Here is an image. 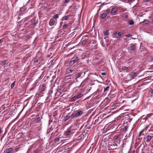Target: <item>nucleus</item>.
<instances>
[{
  "label": "nucleus",
  "instance_id": "f257e3e1",
  "mask_svg": "<svg viewBox=\"0 0 153 153\" xmlns=\"http://www.w3.org/2000/svg\"><path fill=\"white\" fill-rule=\"evenodd\" d=\"M80 59L79 57H73L71 59V60L70 61L69 64L71 65H72L74 64L75 62L78 61Z\"/></svg>",
  "mask_w": 153,
  "mask_h": 153
},
{
  "label": "nucleus",
  "instance_id": "f03ea898",
  "mask_svg": "<svg viewBox=\"0 0 153 153\" xmlns=\"http://www.w3.org/2000/svg\"><path fill=\"white\" fill-rule=\"evenodd\" d=\"M138 74L137 72H131L128 75V76L130 77V79H132L135 78V77L137 76Z\"/></svg>",
  "mask_w": 153,
  "mask_h": 153
},
{
  "label": "nucleus",
  "instance_id": "7ed1b4c3",
  "mask_svg": "<svg viewBox=\"0 0 153 153\" xmlns=\"http://www.w3.org/2000/svg\"><path fill=\"white\" fill-rule=\"evenodd\" d=\"M152 137V136H150L149 135H148L146 137H144L143 138L146 144L147 145L146 143H149Z\"/></svg>",
  "mask_w": 153,
  "mask_h": 153
},
{
  "label": "nucleus",
  "instance_id": "20e7f679",
  "mask_svg": "<svg viewBox=\"0 0 153 153\" xmlns=\"http://www.w3.org/2000/svg\"><path fill=\"white\" fill-rule=\"evenodd\" d=\"M74 133L73 130H71L70 129H68L64 133L65 136H68Z\"/></svg>",
  "mask_w": 153,
  "mask_h": 153
},
{
  "label": "nucleus",
  "instance_id": "39448f33",
  "mask_svg": "<svg viewBox=\"0 0 153 153\" xmlns=\"http://www.w3.org/2000/svg\"><path fill=\"white\" fill-rule=\"evenodd\" d=\"M135 49V45L134 44H131V46L128 48V51H133Z\"/></svg>",
  "mask_w": 153,
  "mask_h": 153
},
{
  "label": "nucleus",
  "instance_id": "423d86ee",
  "mask_svg": "<svg viewBox=\"0 0 153 153\" xmlns=\"http://www.w3.org/2000/svg\"><path fill=\"white\" fill-rule=\"evenodd\" d=\"M56 21L54 20V19L53 18H51L49 22V25L50 26H52L54 25Z\"/></svg>",
  "mask_w": 153,
  "mask_h": 153
},
{
  "label": "nucleus",
  "instance_id": "0eeeda50",
  "mask_svg": "<svg viewBox=\"0 0 153 153\" xmlns=\"http://www.w3.org/2000/svg\"><path fill=\"white\" fill-rule=\"evenodd\" d=\"M76 117H78L83 113V111L82 110H79L76 111H75Z\"/></svg>",
  "mask_w": 153,
  "mask_h": 153
},
{
  "label": "nucleus",
  "instance_id": "6e6552de",
  "mask_svg": "<svg viewBox=\"0 0 153 153\" xmlns=\"http://www.w3.org/2000/svg\"><path fill=\"white\" fill-rule=\"evenodd\" d=\"M75 70L72 68H67L66 70V72L67 74H69L73 72Z\"/></svg>",
  "mask_w": 153,
  "mask_h": 153
},
{
  "label": "nucleus",
  "instance_id": "1a4fd4ad",
  "mask_svg": "<svg viewBox=\"0 0 153 153\" xmlns=\"http://www.w3.org/2000/svg\"><path fill=\"white\" fill-rule=\"evenodd\" d=\"M62 140L61 137H56L54 138V142L56 143H58L59 141H62Z\"/></svg>",
  "mask_w": 153,
  "mask_h": 153
},
{
  "label": "nucleus",
  "instance_id": "9d476101",
  "mask_svg": "<svg viewBox=\"0 0 153 153\" xmlns=\"http://www.w3.org/2000/svg\"><path fill=\"white\" fill-rule=\"evenodd\" d=\"M84 138V135L83 134H80L79 136L76 138V139L77 140H82Z\"/></svg>",
  "mask_w": 153,
  "mask_h": 153
},
{
  "label": "nucleus",
  "instance_id": "9b49d317",
  "mask_svg": "<svg viewBox=\"0 0 153 153\" xmlns=\"http://www.w3.org/2000/svg\"><path fill=\"white\" fill-rule=\"evenodd\" d=\"M128 67H126V66H123L121 68V70L122 71H126V72H128Z\"/></svg>",
  "mask_w": 153,
  "mask_h": 153
},
{
  "label": "nucleus",
  "instance_id": "f8f14e48",
  "mask_svg": "<svg viewBox=\"0 0 153 153\" xmlns=\"http://www.w3.org/2000/svg\"><path fill=\"white\" fill-rule=\"evenodd\" d=\"M148 94L149 96L152 97L153 96V89L152 88L150 89Z\"/></svg>",
  "mask_w": 153,
  "mask_h": 153
},
{
  "label": "nucleus",
  "instance_id": "ddd939ff",
  "mask_svg": "<svg viewBox=\"0 0 153 153\" xmlns=\"http://www.w3.org/2000/svg\"><path fill=\"white\" fill-rule=\"evenodd\" d=\"M13 150V148H10L9 149H7L5 152V153H10Z\"/></svg>",
  "mask_w": 153,
  "mask_h": 153
},
{
  "label": "nucleus",
  "instance_id": "4468645a",
  "mask_svg": "<svg viewBox=\"0 0 153 153\" xmlns=\"http://www.w3.org/2000/svg\"><path fill=\"white\" fill-rule=\"evenodd\" d=\"M117 32V39H119L121 37L122 35L123 34V33L121 32Z\"/></svg>",
  "mask_w": 153,
  "mask_h": 153
},
{
  "label": "nucleus",
  "instance_id": "2eb2a0df",
  "mask_svg": "<svg viewBox=\"0 0 153 153\" xmlns=\"http://www.w3.org/2000/svg\"><path fill=\"white\" fill-rule=\"evenodd\" d=\"M109 88L110 87L109 86H108L107 87L104 88V93L105 94H106L107 93V92L109 91Z\"/></svg>",
  "mask_w": 153,
  "mask_h": 153
},
{
  "label": "nucleus",
  "instance_id": "dca6fc26",
  "mask_svg": "<svg viewBox=\"0 0 153 153\" xmlns=\"http://www.w3.org/2000/svg\"><path fill=\"white\" fill-rule=\"evenodd\" d=\"M91 42L93 45H95L94 46V48H95V49L97 47V44H96L97 42V41L96 40H92L91 41Z\"/></svg>",
  "mask_w": 153,
  "mask_h": 153
},
{
  "label": "nucleus",
  "instance_id": "f3484780",
  "mask_svg": "<svg viewBox=\"0 0 153 153\" xmlns=\"http://www.w3.org/2000/svg\"><path fill=\"white\" fill-rule=\"evenodd\" d=\"M117 11V9L115 8H112L111 11L110 13L111 14H113L115 13Z\"/></svg>",
  "mask_w": 153,
  "mask_h": 153
},
{
  "label": "nucleus",
  "instance_id": "a211bd4d",
  "mask_svg": "<svg viewBox=\"0 0 153 153\" xmlns=\"http://www.w3.org/2000/svg\"><path fill=\"white\" fill-rule=\"evenodd\" d=\"M107 14L105 13H103L100 14V17L101 19H104L106 17Z\"/></svg>",
  "mask_w": 153,
  "mask_h": 153
},
{
  "label": "nucleus",
  "instance_id": "6ab92c4d",
  "mask_svg": "<svg viewBox=\"0 0 153 153\" xmlns=\"http://www.w3.org/2000/svg\"><path fill=\"white\" fill-rule=\"evenodd\" d=\"M76 99H78L76 95L71 98L70 99L71 101H74Z\"/></svg>",
  "mask_w": 153,
  "mask_h": 153
},
{
  "label": "nucleus",
  "instance_id": "aec40b11",
  "mask_svg": "<svg viewBox=\"0 0 153 153\" xmlns=\"http://www.w3.org/2000/svg\"><path fill=\"white\" fill-rule=\"evenodd\" d=\"M70 16H69L68 15H67L65 16H64L62 18V20H67L69 19V17Z\"/></svg>",
  "mask_w": 153,
  "mask_h": 153
},
{
  "label": "nucleus",
  "instance_id": "412c9836",
  "mask_svg": "<svg viewBox=\"0 0 153 153\" xmlns=\"http://www.w3.org/2000/svg\"><path fill=\"white\" fill-rule=\"evenodd\" d=\"M128 24L132 25L134 24V22L133 20H130L128 21Z\"/></svg>",
  "mask_w": 153,
  "mask_h": 153
},
{
  "label": "nucleus",
  "instance_id": "4be33fe9",
  "mask_svg": "<svg viewBox=\"0 0 153 153\" xmlns=\"http://www.w3.org/2000/svg\"><path fill=\"white\" fill-rule=\"evenodd\" d=\"M83 74V72H81L80 73H78L76 75V78H77L79 77H80L82 75V74Z\"/></svg>",
  "mask_w": 153,
  "mask_h": 153
},
{
  "label": "nucleus",
  "instance_id": "5701e85b",
  "mask_svg": "<svg viewBox=\"0 0 153 153\" xmlns=\"http://www.w3.org/2000/svg\"><path fill=\"white\" fill-rule=\"evenodd\" d=\"M46 85L45 84H43L42 86V88H41V90L42 91H44L46 89Z\"/></svg>",
  "mask_w": 153,
  "mask_h": 153
},
{
  "label": "nucleus",
  "instance_id": "b1692460",
  "mask_svg": "<svg viewBox=\"0 0 153 153\" xmlns=\"http://www.w3.org/2000/svg\"><path fill=\"white\" fill-rule=\"evenodd\" d=\"M75 117H76L75 112L74 114H72L70 116V117L71 118H72Z\"/></svg>",
  "mask_w": 153,
  "mask_h": 153
},
{
  "label": "nucleus",
  "instance_id": "393cba45",
  "mask_svg": "<svg viewBox=\"0 0 153 153\" xmlns=\"http://www.w3.org/2000/svg\"><path fill=\"white\" fill-rule=\"evenodd\" d=\"M35 120L36 123H37L41 120V118L40 117H38L35 118Z\"/></svg>",
  "mask_w": 153,
  "mask_h": 153
},
{
  "label": "nucleus",
  "instance_id": "a878e982",
  "mask_svg": "<svg viewBox=\"0 0 153 153\" xmlns=\"http://www.w3.org/2000/svg\"><path fill=\"white\" fill-rule=\"evenodd\" d=\"M15 83H16V81H14L13 82V83H12L11 84V86H10L11 89H12L13 88L14 86Z\"/></svg>",
  "mask_w": 153,
  "mask_h": 153
},
{
  "label": "nucleus",
  "instance_id": "bb28decb",
  "mask_svg": "<svg viewBox=\"0 0 153 153\" xmlns=\"http://www.w3.org/2000/svg\"><path fill=\"white\" fill-rule=\"evenodd\" d=\"M76 95L77 96L78 99L81 98L83 96V95L81 94H80L78 95Z\"/></svg>",
  "mask_w": 153,
  "mask_h": 153
},
{
  "label": "nucleus",
  "instance_id": "cd10ccee",
  "mask_svg": "<svg viewBox=\"0 0 153 153\" xmlns=\"http://www.w3.org/2000/svg\"><path fill=\"white\" fill-rule=\"evenodd\" d=\"M38 22L37 20H36V18H35L34 19V22L33 23V25H36L38 23Z\"/></svg>",
  "mask_w": 153,
  "mask_h": 153
},
{
  "label": "nucleus",
  "instance_id": "c85d7f7f",
  "mask_svg": "<svg viewBox=\"0 0 153 153\" xmlns=\"http://www.w3.org/2000/svg\"><path fill=\"white\" fill-rule=\"evenodd\" d=\"M149 22V21L148 20H145L143 22V23L145 25L148 24Z\"/></svg>",
  "mask_w": 153,
  "mask_h": 153
},
{
  "label": "nucleus",
  "instance_id": "c756f323",
  "mask_svg": "<svg viewBox=\"0 0 153 153\" xmlns=\"http://www.w3.org/2000/svg\"><path fill=\"white\" fill-rule=\"evenodd\" d=\"M58 17H59L58 14H56L54 15L53 16V18L54 19H56V20L57 18H58Z\"/></svg>",
  "mask_w": 153,
  "mask_h": 153
},
{
  "label": "nucleus",
  "instance_id": "7c9ffc66",
  "mask_svg": "<svg viewBox=\"0 0 153 153\" xmlns=\"http://www.w3.org/2000/svg\"><path fill=\"white\" fill-rule=\"evenodd\" d=\"M68 27V25L67 24H64L62 26V28L63 30L66 29Z\"/></svg>",
  "mask_w": 153,
  "mask_h": 153
},
{
  "label": "nucleus",
  "instance_id": "2f4dec72",
  "mask_svg": "<svg viewBox=\"0 0 153 153\" xmlns=\"http://www.w3.org/2000/svg\"><path fill=\"white\" fill-rule=\"evenodd\" d=\"M111 146H114L115 147H117L118 146L117 144L116 143H112L111 144H110Z\"/></svg>",
  "mask_w": 153,
  "mask_h": 153
},
{
  "label": "nucleus",
  "instance_id": "473e14b6",
  "mask_svg": "<svg viewBox=\"0 0 153 153\" xmlns=\"http://www.w3.org/2000/svg\"><path fill=\"white\" fill-rule=\"evenodd\" d=\"M143 131H144V130L143 129V130H142V131H141L139 133L137 136V137H140L141 136V134H142V133H143Z\"/></svg>",
  "mask_w": 153,
  "mask_h": 153
},
{
  "label": "nucleus",
  "instance_id": "72a5a7b5",
  "mask_svg": "<svg viewBox=\"0 0 153 153\" xmlns=\"http://www.w3.org/2000/svg\"><path fill=\"white\" fill-rule=\"evenodd\" d=\"M128 128V126H126L124 127V128L123 129V130L124 131H126L127 130Z\"/></svg>",
  "mask_w": 153,
  "mask_h": 153
},
{
  "label": "nucleus",
  "instance_id": "f704fd0d",
  "mask_svg": "<svg viewBox=\"0 0 153 153\" xmlns=\"http://www.w3.org/2000/svg\"><path fill=\"white\" fill-rule=\"evenodd\" d=\"M70 118V116H67L65 117L64 119L65 121H66L68 120Z\"/></svg>",
  "mask_w": 153,
  "mask_h": 153
},
{
  "label": "nucleus",
  "instance_id": "c9c22d12",
  "mask_svg": "<svg viewBox=\"0 0 153 153\" xmlns=\"http://www.w3.org/2000/svg\"><path fill=\"white\" fill-rule=\"evenodd\" d=\"M113 36V37H115V38H117V32H115L114 33Z\"/></svg>",
  "mask_w": 153,
  "mask_h": 153
},
{
  "label": "nucleus",
  "instance_id": "e433bc0d",
  "mask_svg": "<svg viewBox=\"0 0 153 153\" xmlns=\"http://www.w3.org/2000/svg\"><path fill=\"white\" fill-rule=\"evenodd\" d=\"M110 9H107L106 10H105V11L104 12H105L106 13H106V14L107 13H109L110 12Z\"/></svg>",
  "mask_w": 153,
  "mask_h": 153
},
{
  "label": "nucleus",
  "instance_id": "4c0bfd02",
  "mask_svg": "<svg viewBox=\"0 0 153 153\" xmlns=\"http://www.w3.org/2000/svg\"><path fill=\"white\" fill-rule=\"evenodd\" d=\"M108 30H106V31L104 32V35H107L108 34Z\"/></svg>",
  "mask_w": 153,
  "mask_h": 153
},
{
  "label": "nucleus",
  "instance_id": "58836bf2",
  "mask_svg": "<svg viewBox=\"0 0 153 153\" xmlns=\"http://www.w3.org/2000/svg\"><path fill=\"white\" fill-rule=\"evenodd\" d=\"M33 62L35 63L36 62H38V60L37 59L35 58V59H33Z\"/></svg>",
  "mask_w": 153,
  "mask_h": 153
},
{
  "label": "nucleus",
  "instance_id": "ea45409f",
  "mask_svg": "<svg viewBox=\"0 0 153 153\" xmlns=\"http://www.w3.org/2000/svg\"><path fill=\"white\" fill-rule=\"evenodd\" d=\"M2 63L4 65H6L7 64V60L3 61L2 62Z\"/></svg>",
  "mask_w": 153,
  "mask_h": 153
},
{
  "label": "nucleus",
  "instance_id": "a19ab883",
  "mask_svg": "<svg viewBox=\"0 0 153 153\" xmlns=\"http://www.w3.org/2000/svg\"><path fill=\"white\" fill-rule=\"evenodd\" d=\"M70 1V0H63V2L64 3H67Z\"/></svg>",
  "mask_w": 153,
  "mask_h": 153
},
{
  "label": "nucleus",
  "instance_id": "79ce46f5",
  "mask_svg": "<svg viewBox=\"0 0 153 153\" xmlns=\"http://www.w3.org/2000/svg\"><path fill=\"white\" fill-rule=\"evenodd\" d=\"M118 137L119 136L118 135H115L114 137V139L115 140L117 139L118 138Z\"/></svg>",
  "mask_w": 153,
  "mask_h": 153
},
{
  "label": "nucleus",
  "instance_id": "37998d69",
  "mask_svg": "<svg viewBox=\"0 0 153 153\" xmlns=\"http://www.w3.org/2000/svg\"><path fill=\"white\" fill-rule=\"evenodd\" d=\"M101 74L103 76H105L106 75V73H105V72H102L101 73Z\"/></svg>",
  "mask_w": 153,
  "mask_h": 153
},
{
  "label": "nucleus",
  "instance_id": "c03bdc74",
  "mask_svg": "<svg viewBox=\"0 0 153 153\" xmlns=\"http://www.w3.org/2000/svg\"><path fill=\"white\" fill-rule=\"evenodd\" d=\"M131 36V35L130 34H128L126 36L127 37H129Z\"/></svg>",
  "mask_w": 153,
  "mask_h": 153
},
{
  "label": "nucleus",
  "instance_id": "a18cd8bd",
  "mask_svg": "<svg viewBox=\"0 0 153 153\" xmlns=\"http://www.w3.org/2000/svg\"><path fill=\"white\" fill-rule=\"evenodd\" d=\"M2 128L1 127H0V134L2 133Z\"/></svg>",
  "mask_w": 153,
  "mask_h": 153
},
{
  "label": "nucleus",
  "instance_id": "49530a36",
  "mask_svg": "<svg viewBox=\"0 0 153 153\" xmlns=\"http://www.w3.org/2000/svg\"><path fill=\"white\" fill-rule=\"evenodd\" d=\"M150 0H144V1L145 2H148V1H149Z\"/></svg>",
  "mask_w": 153,
  "mask_h": 153
},
{
  "label": "nucleus",
  "instance_id": "de8ad7c7",
  "mask_svg": "<svg viewBox=\"0 0 153 153\" xmlns=\"http://www.w3.org/2000/svg\"><path fill=\"white\" fill-rule=\"evenodd\" d=\"M38 152V150L37 149H36L34 151V152L35 153H37Z\"/></svg>",
  "mask_w": 153,
  "mask_h": 153
},
{
  "label": "nucleus",
  "instance_id": "09e8293b",
  "mask_svg": "<svg viewBox=\"0 0 153 153\" xmlns=\"http://www.w3.org/2000/svg\"><path fill=\"white\" fill-rule=\"evenodd\" d=\"M128 15H126V16H125V18H128Z\"/></svg>",
  "mask_w": 153,
  "mask_h": 153
},
{
  "label": "nucleus",
  "instance_id": "8fccbe9b",
  "mask_svg": "<svg viewBox=\"0 0 153 153\" xmlns=\"http://www.w3.org/2000/svg\"><path fill=\"white\" fill-rule=\"evenodd\" d=\"M25 7L24 6V7H22L21 8V10H22V9H23V7Z\"/></svg>",
  "mask_w": 153,
  "mask_h": 153
},
{
  "label": "nucleus",
  "instance_id": "3c124183",
  "mask_svg": "<svg viewBox=\"0 0 153 153\" xmlns=\"http://www.w3.org/2000/svg\"><path fill=\"white\" fill-rule=\"evenodd\" d=\"M30 1V0H29L28 2H27V4L29 2V1Z\"/></svg>",
  "mask_w": 153,
  "mask_h": 153
},
{
  "label": "nucleus",
  "instance_id": "603ef678",
  "mask_svg": "<svg viewBox=\"0 0 153 153\" xmlns=\"http://www.w3.org/2000/svg\"><path fill=\"white\" fill-rule=\"evenodd\" d=\"M152 23H153V19H152Z\"/></svg>",
  "mask_w": 153,
  "mask_h": 153
},
{
  "label": "nucleus",
  "instance_id": "864d4df0",
  "mask_svg": "<svg viewBox=\"0 0 153 153\" xmlns=\"http://www.w3.org/2000/svg\"><path fill=\"white\" fill-rule=\"evenodd\" d=\"M31 16H29V18H31Z\"/></svg>",
  "mask_w": 153,
  "mask_h": 153
},
{
  "label": "nucleus",
  "instance_id": "5fc2aeb1",
  "mask_svg": "<svg viewBox=\"0 0 153 153\" xmlns=\"http://www.w3.org/2000/svg\"><path fill=\"white\" fill-rule=\"evenodd\" d=\"M85 72H84V75L85 74Z\"/></svg>",
  "mask_w": 153,
  "mask_h": 153
},
{
  "label": "nucleus",
  "instance_id": "6e6d98bb",
  "mask_svg": "<svg viewBox=\"0 0 153 153\" xmlns=\"http://www.w3.org/2000/svg\"><path fill=\"white\" fill-rule=\"evenodd\" d=\"M102 46H103V45H102Z\"/></svg>",
  "mask_w": 153,
  "mask_h": 153
},
{
  "label": "nucleus",
  "instance_id": "4d7b16f0",
  "mask_svg": "<svg viewBox=\"0 0 153 153\" xmlns=\"http://www.w3.org/2000/svg\"><path fill=\"white\" fill-rule=\"evenodd\" d=\"M102 46H103V45H102Z\"/></svg>",
  "mask_w": 153,
  "mask_h": 153
},
{
  "label": "nucleus",
  "instance_id": "13d9d810",
  "mask_svg": "<svg viewBox=\"0 0 153 153\" xmlns=\"http://www.w3.org/2000/svg\"><path fill=\"white\" fill-rule=\"evenodd\" d=\"M152 153H153V152H152Z\"/></svg>",
  "mask_w": 153,
  "mask_h": 153
}]
</instances>
